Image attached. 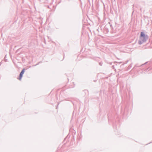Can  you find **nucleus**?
I'll use <instances>...</instances> for the list:
<instances>
[{"label":"nucleus","mask_w":152,"mask_h":152,"mask_svg":"<svg viewBox=\"0 0 152 152\" xmlns=\"http://www.w3.org/2000/svg\"><path fill=\"white\" fill-rule=\"evenodd\" d=\"M147 38H148L147 36L145 35V34L143 32H141L140 37V39L141 41H139V44H141L142 42L146 41Z\"/></svg>","instance_id":"1"},{"label":"nucleus","mask_w":152,"mask_h":152,"mask_svg":"<svg viewBox=\"0 0 152 152\" xmlns=\"http://www.w3.org/2000/svg\"><path fill=\"white\" fill-rule=\"evenodd\" d=\"M25 71V69H23V70H22V71L20 73V76H19V79L20 80L21 79V78L23 77V74L24 73Z\"/></svg>","instance_id":"2"}]
</instances>
